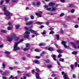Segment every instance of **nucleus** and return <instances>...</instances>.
<instances>
[{
    "mask_svg": "<svg viewBox=\"0 0 79 79\" xmlns=\"http://www.w3.org/2000/svg\"><path fill=\"white\" fill-rule=\"evenodd\" d=\"M7 39L9 42L12 41L13 39H14V41H18L19 40V38L16 37V35L15 34H13L10 36H8Z\"/></svg>",
    "mask_w": 79,
    "mask_h": 79,
    "instance_id": "nucleus-1",
    "label": "nucleus"
},
{
    "mask_svg": "<svg viewBox=\"0 0 79 79\" xmlns=\"http://www.w3.org/2000/svg\"><path fill=\"white\" fill-rule=\"evenodd\" d=\"M23 42V40L22 39L19 41H18L15 43L14 48V51H17V50H19L20 49V48L18 47V45L19 44L21 43V42Z\"/></svg>",
    "mask_w": 79,
    "mask_h": 79,
    "instance_id": "nucleus-2",
    "label": "nucleus"
},
{
    "mask_svg": "<svg viewBox=\"0 0 79 79\" xmlns=\"http://www.w3.org/2000/svg\"><path fill=\"white\" fill-rule=\"evenodd\" d=\"M2 8L4 11V15L6 16H9L10 15V13L6 10V6H2Z\"/></svg>",
    "mask_w": 79,
    "mask_h": 79,
    "instance_id": "nucleus-3",
    "label": "nucleus"
},
{
    "mask_svg": "<svg viewBox=\"0 0 79 79\" xmlns=\"http://www.w3.org/2000/svg\"><path fill=\"white\" fill-rule=\"evenodd\" d=\"M62 75H63V77L64 79H68V77L66 73H65L64 72H62L61 73Z\"/></svg>",
    "mask_w": 79,
    "mask_h": 79,
    "instance_id": "nucleus-4",
    "label": "nucleus"
},
{
    "mask_svg": "<svg viewBox=\"0 0 79 79\" xmlns=\"http://www.w3.org/2000/svg\"><path fill=\"white\" fill-rule=\"evenodd\" d=\"M8 73H9V72L8 71H6L3 73H1V74L2 75V76H5L6 74H8Z\"/></svg>",
    "mask_w": 79,
    "mask_h": 79,
    "instance_id": "nucleus-5",
    "label": "nucleus"
},
{
    "mask_svg": "<svg viewBox=\"0 0 79 79\" xmlns=\"http://www.w3.org/2000/svg\"><path fill=\"white\" fill-rule=\"evenodd\" d=\"M35 74L36 75V78L37 79H41V78L39 77V74L37 73H36Z\"/></svg>",
    "mask_w": 79,
    "mask_h": 79,
    "instance_id": "nucleus-6",
    "label": "nucleus"
},
{
    "mask_svg": "<svg viewBox=\"0 0 79 79\" xmlns=\"http://www.w3.org/2000/svg\"><path fill=\"white\" fill-rule=\"evenodd\" d=\"M57 10L56 7L55 6H53L52 7V10H51L52 11H56Z\"/></svg>",
    "mask_w": 79,
    "mask_h": 79,
    "instance_id": "nucleus-7",
    "label": "nucleus"
},
{
    "mask_svg": "<svg viewBox=\"0 0 79 79\" xmlns=\"http://www.w3.org/2000/svg\"><path fill=\"white\" fill-rule=\"evenodd\" d=\"M70 44H71L73 46L74 48H76V49L77 48V46H76V44H74V43L73 42H71Z\"/></svg>",
    "mask_w": 79,
    "mask_h": 79,
    "instance_id": "nucleus-8",
    "label": "nucleus"
},
{
    "mask_svg": "<svg viewBox=\"0 0 79 79\" xmlns=\"http://www.w3.org/2000/svg\"><path fill=\"white\" fill-rule=\"evenodd\" d=\"M32 24H33L32 22L31 21L28 23H26V24L27 26H28V25H31Z\"/></svg>",
    "mask_w": 79,
    "mask_h": 79,
    "instance_id": "nucleus-9",
    "label": "nucleus"
},
{
    "mask_svg": "<svg viewBox=\"0 0 79 79\" xmlns=\"http://www.w3.org/2000/svg\"><path fill=\"white\" fill-rule=\"evenodd\" d=\"M1 32L2 33H6V32H8V31L5 30H1Z\"/></svg>",
    "mask_w": 79,
    "mask_h": 79,
    "instance_id": "nucleus-10",
    "label": "nucleus"
},
{
    "mask_svg": "<svg viewBox=\"0 0 79 79\" xmlns=\"http://www.w3.org/2000/svg\"><path fill=\"white\" fill-rule=\"evenodd\" d=\"M52 57L53 58L54 60L55 61H56V55L54 54L53 55Z\"/></svg>",
    "mask_w": 79,
    "mask_h": 79,
    "instance_id": "nucleus-11",
    "label": "nucleus"
},
{
    "mask_svg": "<svg viewBox=\"0 0 79 79\" xmlns=\"http://www.w3.org/2000/svg\"><path fill=\"white\" fill-rule=\"evenodd\" d=\"M49 6H54V5H55V3L51 2L49 3Z\"/></svg>",
    "mask_w": 79,
    "mask_h": 79,
    "instance_id": "nucleus-12",
    "label": "nucleus"
},
{
    "mask_svg": "<svg viewBox=\"0 0 79 79\" xmlns=\"http://www.w3.org/2000/svg\"><path fill=\"white\" fill-rule=\"evenodd\" d=\"M48 50L49 51H53V49L52 48L49 47L48 49Z\"/></svg>",
    "mask_w": 79,
    "mask_h": 79,
    "instance_id": "nucleus-13",
    "label": "nucleus"
},
{
    "mask_svg": "<svg viewBox=\"0 0 79 79\" xmlns=\"http://www.w3.org/2000/svg\"><path fill=\"white\" fill-rule=\"evenodd\" d=\"M46 44H45L44 43H40L39 45V46H44V45H45Z\"/></svg>",
    "mask_w": 79,
    "mask_h": 79,
    "instance_id": "nucleus-14",
    "label": "nucleus"
},
{
    "mask_svg": "<svg viewBox=\"0 0 79 79\" xmlns=\"http://www.w3.org/2000/svg\"><path fill=\"white\" fill-rule=\"evenodd\" d=\"M29 31H30L31 32V33H34V32L35 33V31H34L31 29H30V30H29Z\"/></svg>",
    "mask_w": 79,
    "mask_h": 79,
    "instance_id": "nucleus-15",
    "label": "nucleus"
},
{
    "mask_svg": "<svg viewBox=\"0 0 79 79\" xmlns=\"http://www.w3.org/2000/svg\"><path fill=\"white\" fill-rule=\"evenodd\" d=\"M24 38H27V39H29L30 37L29 36V35H24Z\"/></svg>",
    "mask_w": 79,
    "mask_h": 79,
    "instance_id": "nucleus-16",
    "label": "nucleus"
},
{
    "mask_svg": "<svg viewBox=\"0 0 79 79\" xmlns=\"http://www.w3.org/2000/svg\"><path fill=\"white\" fill-rule=\"evenodd\" d=\"M35 63H36V64H40V62L37 60H34Z\"/></svg>",
    "mask_w": 79,
    "mask_h": 79,
    "instance_id": "nucleus-17",
    "label": "nucleus"
},
{
    "mask_svg": "<svg viewBox=\"0 0 79 79\" xmlns=\"http://www.w3.org/2000/svg\"><path fill=\"white\" fill-rule=\"evenodd\" d=\"M61 44L64 45H65L66 44V42L65 41H63L61 42Z\"/></svg>",
    "mask_w": 79,
    "mask_h": 79,
    "instance_id": "nucleus-18",
    "label": "nucleus"
},
{
    "mask_svg": "<svg viewBox=\"0 0 79 79\" xmlns=\"http://www.w3.org/2000/svg\"><path fill=\"white\" fill-rule=\"evenodd\" d=\"M56 40H58L60 39V35L58 34H56Z\"/></svg>",
    "mask_w": 79,
    "mask_h": 79,
    "instance_id": "nucleus-19",
    "label": "nucleus"
},
{
    "mask_svg": "<svg viewBox=\"0 0 79 79\" xmlns=\"http://www.w3.org/2000/svg\"><path fill=\"white\" fill-rule=\"evenodd\" d=\"M35 24H43V22H37L35 23Z\"/></svg>",
    "mask_w": 79,
    "mask_h": 79,
    "instance_id": "nucleus-20",
    "label": "nucleus"
},
{
    "mask_svg": "<svg viewBox=\"0 0 79 79\" xmlns=\"http://www.w3.org/2000/svg\"><path fill=\"white\" fill-rule=\"evenodd\" d=\"M27 56L28 58H31V55L30 54H27Z\"/></svg>",
    "mask_w": 79,
    "mask_h": 79,
    "instance_id": "nucleus-21",
    "label": "nucleus"
},
{
    "mask_svg": "<svg viewBox=\"0 0 79 79\" xmlns=\"http://www.w3.org/2000/svg\"><path fill=\"white\" fill-rule=\"evenodd\" d=\"M64 60V59L61 58H60L59 59V61H62V62H63Z\"/></svg>",
    "mask_w": 79,
    "mask_h": 79,
    "instance_id": "nucleus-22",
    "label": "nucleus"
},
{
    "mask_svg": "<svg viewBox=\"0 0 79 79\" xmlns=\"http://www.w3.org/2000/svg\"><path fill=\"white\" fill-rule=\"evenodd\" d=\"M13 29V27H7L8 30H9V31H10V30H11V29Z\"/></svg>",
    "mask_w": 79,
    "mask_h": 79,
    "instance_id": "nucleus-23",
    "label": "nucleus"
},
{
    "mask_svg": "<svg viewBox=\"0 0 79 79\" xmlns=\"http://www.w3.org/2000/svg\"><path fill=\"white\" fill-rule=\"evenodd\" d=\"M57 52L59 53H62V51L60 50H58L57 51Z\"/></svg>",
    "mask_w": 79,
    "mask_h": 79,
    "instance_id": "nucleus-24",
    "label": "nucleus"
},
{
    "mask_svg": "<svg viewBox=\"0 0 79 79\" xmlns=\"http://www.w3.org/2000/svg\"><path fill=\"white\" fill-rule=\"evenodd\" d=\"M73 55H77V52H72Z\"/></svg>",
    "mask_w": 79,
    "mask_h": 79,
    "instance_id": "nucleus-25",
    "label": "nucleus"
},
{
    "mask_svg": "<svg viewBox=\"0 0 79 79\" xmlns=\"http://www.w3.org/2000/svg\"><path fill=\"white\" fill-rule=\"evenodd\" d=\"M70 66L71 67V69H74V65H73V64H71L70 65Z\"/></svg>",
    "mask_w": 79,
    "mask_h": 79,
    "instance_id": "nucleus-26",
    "label": "nucleus"
},
{
    "mask_svg": "<svg viewBox=\"0 0 79 79\" xmlns=\"http://www.w3.org/2000/svg\"><path fill=\"white\" fill-rule=\"evenodd\" d=\"M5 53L6 54H7V55H10V52L8 51H6L5 52Z\"/></svg>",
    "mask_w": 79,
    "mask_h": 79,
    "instance_id": "nucleus-27",
    "label": "nucleus"
},
{
    "mask_svg": "<svg viewBox=\"0 0 79 79\" xmlns=\"http://www.w3.org/2000/svg\"><path fill=\"white\" fill-rule=\"evenodd\" d=\"M35 52H40V51H41V50H39V49H35Z\"/></svg>",
    "mask_w": 79,
    "mask_h": 79,
    "instance_id": "nucleus-28",
    "label": "nucleus"
},
{
    "mask_svg": "<svg viewBox=\"0 0 79 79\" xmlns=\"http://www.w3.org/2000/svg\"><path fill=\"white\" fill-rule=\"evenodd\" d=\"M6 4H8L9 2L10 1V0H6Z\"/></svg>",
    "mask_w": 79,
    "mask_h": 79,
    "instance_id": "nucleus-29",
    "label": "nucleus"
},
{
    "mask_svg": "<svg viewBox=\"0 0 79 79\" xmlns=\"http://www.w3.org/2000/svg\"><path fill=\"white\" fill-rule=\"evenodd\" d=\"M47 67L48 68H52V65L49 64L48 65Z\"/></svg>",
    "mask_w": 79,
    "mask_h": 79,
    "instance_id": "nucleus-30",
    "label": "nucleus"
},
{
    "mask_svg": "<svg viewBox=\"0 0 79 79\" xmlns=\"http://www.w3.org/2000/svg\"><path fill=\"white\" fill-rule=\"evenodd\" d=\"M19 25H18L15 26L16 28L17 29H19Z\"/></svg>",
    "mask_w": 79,
    "mask_h": 79,
    "instance_id": "nucleus-31",
    "label": "nucleus"
},
{
    "mask_svg": "<svg viewBox=\"0 0 79 79\" xmlns=\"http://www.w3.org/2000/svg\"><path fill=\"white\" fill-rule=\"evenodd\" d=\"M54 33H55V32H54V31H51L49 32V34L50 35V34H54Z\"/></svg>",
    "mask_w": 79,
    "mask_h": 79,
    "instance_id": "nucleus-32",
    "label": "nucleus"
},
{
    "mask_svg": "<svg viewBox=\"0 0 79 79\" xmlns=\"http://www.w3.org/2000/svg\"><path fill=\"white\" fill-rule=\"evenodd\" d=\"M40 5V2H37V4H36L37 6H39Z\"/></svg>",
    "mask_w": 79,
    "mask_h": 79,
    "instance_id": "nucleus-33",
    "label": "nucleus"
},
{
    "mask_svg": "<svg viewBox=\"0 0 79 79\" xmlns=\"http://www.w3.org/2000/svg\"><path fill=\"white\" fill-rule=\"evenodd\" d=\"M25 34H30V32L28 31H26L25 32Z\"/></svg>",
    "mask_w": 79,
    "mask_h": 79,
    "instance_id": "nucleus-34",
    "label": "nucleus"
},
{
    "mask_svg": "<svg viewBox=\"0 0 79 79\" xmlns=\"http://www.w3.org/2000/svg\"><path fill=\"white\" fill-rule=\"evenodd\" d=\"M64 15V13H62L60 15V16L61 17L62 16H63Z\"/></svg>",
    "mask_w": 79,
    "mask_h": 79,
    "instance_id": "nucleus-35",
    "label": "nucleus"
},
{
    "mask_svg": "<svg viewBox=\"0 0 79 79\" xmlns=\"http://www.w3.org/2000/svg\"><path fill=\"white\" fill-rule=\"evenodd\" d=\"M60 32L61 34H63L64 33V32L63 31V30L62 28L60 29Z\"/></svg>",
    "mask_w": 79,
    "mask_h": 79,
    "instance_id": "nucleus-36",
    "label": "nucleus"
},
{
    "mask_svg": "<svg viewBox=\"0 0 79 79\" xmlns=\"http://www.w3.org/2000/svg\"><path fill=\"white\" fill-rule=\"evenodd\" d=\"M34 33L35 34L36 36H37V35H39V34L37 33V32L36 31H35V32Z\"/></svg>",
    "mask_w": 79,
    "mask_h": 79,
    "instance_id": "nucleus-37",
    "label": "nucleus"
},
{
    "mask_svg": "<svg viewBox=\"0 0 79 79\" xmlns=\"http://www.w3.org/2000/svg\"><path fill=\"white\" fill-rule=\"evenodd\" d=\"M24 28H25V29L27 30V31H29V30H30V29H29V28H28L26 27H25Z\"/></svg>",
    "mask_w": 79,
    "mask_h": 79,
    "instance_id": "nucleus-38",
    "label": "nucleus"
},
{
    "mask_svg": "<svg viewBox=\"0 0 79 79\" xmlns=\"http://www.w3.org/2000/svg\"><path fill=\"white\" fill-rule=\"evenodd\" d=\"M34 18V17L33 16V15H31V19H33Z\"/></svg>",
    "mask_w": 79,
    "mask_h": 79,
    "instance_id": "nucleus-39",
    "label": "nucleus"
},
{
    "mask_svg": "<svg viewBox=\"0 0 79 79\" xmlns=\"http://www.w3.org/2000/svg\"><path fill=\"white\" fill-rule=\"evenodd\" d=\"M12 2H18V0H12Z\"/></svg>",
    "mask_w": 79,
    "mask_h": 79,
    "instance_id": "nucleus-40",
    "label": "nucleus"
},
{
    "mask_svg": "<svg viewBox=\"0 0 79 79\" xmlns=\"http://www.w3.org/2000/svg\"><path fill=\"white\" fill-rule=\"evenodd\" d=\"M49 29L50 30V31H53V30H54V28L52 27H51Z\"/></svg>",
    "mask_w": 79,
    "mask_h": 79,
    "instance_id": "nucleus-41",
    "label": "nucleus"
},
{
    "mask_svg": "<svg viewBox=\"0 0 79 79\" xmlns=\"http://www.w3.org/2000/svg\"><path fill=\"white\" fill-rule=\"evenodd\" d=\"M74 27L75 28H78V27H79V26H78V25H76Z\"/></svg>",
    "mask_w": 79,
    "mask_h": 79,
    "instance_id": "nucleus-42",
    "label": "nucleus"
},
{
    "mask_svg": "<svg viewBox=\"0 0 79 79\" xmlns=\"http://www.w3.org/2000/svg\"><path fill=\"white\" fill-rule=\"evenodd\" d=\"M46 33V32L44 30L42 33V34L43 35H45V34Z\"/></svg>",
    "mask_w": 79,
    "mask_h": 79,
    "instance_id": "nucleus-43",
    "label": "nucleus"
},
{
    "mask_svg": "<svg viewBox=\"0 0 79 79\" xmlns=\"http://www.w3.org/2000/svg\"><path fill=\"white\" fill-rule=\"evenodd\" d=\"M74 9H72L71 10V13H73L74 12Z\"/></svg>",
    "mask_w": 79,
    "mask_h": 79,
    "instance_id": "nucleus-44",
    "label": "nucleus"
},
{
    "mask_svg": "<svg viewBox=\"0 0 79 79\" xmlns=\"http://www.w3.org/2000/svg\"><path fill=\"white\" fill-rule=\"evenodd\" d=\"M30 45V44H26V46L27 47H29Z\"/></svg>",
    "mask_w": 79,
    "mask_h": 79,
    "instance_id": "nucleus-45",
    "label": "nucleus"
},
{
    "mask_svg": "<svg viewBox=\"0 0 79 79\" xmlns=\"http://www.w3.org/2000/svg\"><path fill=\"white\" fill-rule=\"evenodd\" d=\"M29 50V49L27 48H25L24 49V51H27V50Z\"/></svg>",
    "mask_w": 79,
    "mask_h": 79,
    "instance_id": "nucleus-46",
    "label": "nucleus"
},
{
    "mask_svg": "<svg viewBox=\"0 0 79 79\" xmlns=\"http://www.w3.org/2000/svg\"><path fill=\"white\" fill-rule=\"evenodd\" d=\"M32 4L33 5V6H35V2H32Z\"/></svg>",
    "mask_w": 79,
    "mask_h": 79,
    "instance_id": "nucleus-47",
    "label": "nucleus"
},
{
    "mask_svg": "<svg viewBox=\"0 0 79 79\" xmlns=\"http://www.w3.org/2000/svg\"><path fill=\"white\" fill-rule=\"evenodd\" d=\"M60 2H62V3H64V2H65V0H60Z\"/></svg>",
    "mask_w": 79,
    "mask_h": 79,
    "instance_id": "nucleus-48",
    "label": "nucleus"
},
{
    "mask_svg": "<svg viewBox=\"0 0 79 79\" xmlns=\"http://www.w3.org/2000/svg\"><path fill=\"white\" fill-rule=\"evenodd\" d=\"M4 1L3 0H2L0 2V5H2L3 4V3L4 2Z\"/></svg>",
    "mask_w": 79,
    "mask_h": 79,
    "instance_id": "nucleus-49",
    "label": "nucleus"
},
{
    "mask_svg": "<svg viewBox=\"0 0 79 79\" xmlns=\"http://www.w3.org/2000/svg\"><path fill=\"white\" fill-rule=\"evenodd\" d=\"M77 63L76 62L75 63V66L76 67H77Z\"/></svg>",
    "mask_w": 79,
    "mask_h": 79,
    "instance_id": "nucleus-50",
    "label": "nucleus"
},
{
    "mask_svg": "<svg viewBox=\"0 0 79 79\" xmlns=\"http://www.w3.org/2000/svg\"><path fill=\"white\" fill-rule=\"evenodd\" d=\"M47 10H48V11H50L51 10V8H47L46 9Z\"/></svg>",
    "mask_w": 79,
    "mask_h": 79,
    "instance_id": "nucleus-51",
    "label": "nucleus"
},
{
    "mask_svg": "<svg viewBox=\"0 0 79 79\" xmlns=\"http://www.w3.org/2000/svg\"><path fill=\"white\" fill-rule=\"evenodd\" d=\"M64 48H68V46L66 44L64 45Z\"/></svg>",
    "mask_w": 79,
    "mask_h": 79,
    "instance_id": "nucleus-52",
    "label": "nucleus"
},
{
    "mask_svg": "<svg viewBox=\"0 0 79 79\" xmlns=\"http://www.w3.org/2000/svg\"><path fill=\"white\" fill-rule=\"evenodd\" d=\"M46 62L47 63H49L50 61L49 60H45Z\"/></svg>",
    "mask_w": 79,
    "mask_h": 79,
    "instance_id": "nucleus-53",
    "label": "nucleus"
},
{
    "mask_svg": "<svg viewBox=\"0 0 79 79\" xmlns=\"http://www.w3.org/2000/svg\"><path fill=\"white\" fill-rule=\"evenodd\" d=\"M36 70L37 72H39V69L38 68H36Z\"/></svg>",
    "mask_w": 79,
    "mask_h": 79,
    "instance_id": "nucleus-54",
    "label": "nucleus"
},
{
    "mask_svg": "<svg viewBox=\"0 0 79 79\" xmlns=\"http://www.w3.org/2000/svg\"><path fill=\"white\" fill-rule=\"evenodd\" d=\"M56 76V75L55 74H52L51 75L52 77H55Z\"/></svg>",
    "mask_w": 79,
    "mask_h": 79,
    "instance_id": "nucleus-55",
    "label": "nucleus"
},
{
    "mask_svg": "<svg viewBox=\"0 0 79 79\" xmlns=\"http://www.w3.org/2000/svg\"><path fill=\"white\" fill-rule=\"evenodd\" d=\"M36 58H37V59H39L40 58V56H36L35 57Z\"/></svg>",
    "mask_w": 79,
    "mask_h": 79,
    "instance_id": "nucleus-56",
    "label": "nucleus"
},
{
    "mask_svg": "<svg viewBox=\"0 0 79 79\" xmlns=\"http://www.w3.org/2000/svg\"><path fill=\"white\" fill-rule=\"evenodd\" d=\"M22 60H26V58L25 57H23V58Z\"/></svg>",
    "mask_w": 79,
    "mask_h": 79,
    "instance_id": "nucleus-57",
    "label": "nucleus"
},
{
    "mask_svg": "<svg viewBox=\"0 0 79 79\" xmlns=\"http://www.w3.org/2000/svg\"><path fill=\"white\" fill-rule=\"evenodd\" d=\"M61 55L60 54L58 55V58H60V57H61Z\"/></svg>",
    "mask_w": 79,
    "mask_h": 79,
    "instance_id": "nucleus-58",
    "label": "nucleus"
},
{
    "mask_svg": "<svg viewBox=\"0 0 79 79\" xmlns=\"http://www.w3.org/2000/svg\"><path fill=\"white\" fill-rule=\"evenodd\" d=\"M26 76H27V77H28L29 76H31V75H29L28 73H26Z\"/></svg>",
    "mask_w": 79,
    "mask_h": 79,
    "instance_id": "nucleus-59",
    "label": "nucleus"
},
{
    "mask_svg": "<svg viewBox=\"0 0 79 79\" xmlns=\"http://www.w3.org/2000/svg\"><path fill=\"white\" fill-rule=\"evenodd\" d=\"M25 20H29V18L27 17H25Z\"/></svg>",
    "mask_w": 79,
    "mask_h": 79,
    "instance_id": "nucleus-60",
    "label": "nucleus"
},
{
    "mask_svg": "<svg viewBox=\"0 0 79 79\" xmlns=\"http://www.w3.org/2000/svg\"><path fill=\"white\" fill-rule=\"evenodd\" d=\"M8 24L9 25V26H11V23L10 22H9L8 23Z\"/></svg>",
    "mask_w": 79,
    "mask_h": 79,
    "instance_id": "nucleus-61",
    "label": "nucleus"
},
{
    "mask_svg": "<svg viewBox=\"0 0 79 79\" xmlns=\"http://www.w3.org/2000/svg\"><path fill=\"white\" fill-rule=\"evenodd\" d=\"M2 66H3V68H5V64H3Z\"/></svg>",
    "mask_w": 79,
    "mask_h": 79,
    "instance_id": "nucleus-62",
    "label": "nucleus"
},
{
    "mask_svg": "<svg viewBox=\"0 0 79 79\" xmlns=\"http://www.w3.org/2000/svg\"><path fill=\"white\" fill-rule=\"evenodd\" d=\"M73 78H76V75L74 74L73 75Z\"/></svg>",
    "mask_w": 79,
    "mask_h": 79,
    "instance_id": "nucleus-63",
    "label": "nucleus"
},
{
    "mask_svg": "<svg viewBox=\"0 0 79 79\" xmlns=\"http://www.w3.org/2000/svg\"><path fill=\"white\" fill-rule=\"evenodd\" d=\"M44 27V26L41 25V26L40 27V28H43V27Z\"/></svg>",
    "mask_w": 79,
    "mask_h": 79,
    "instance_id": "nucleus-64",
    "label": "nucleus"
}]
</instances>
